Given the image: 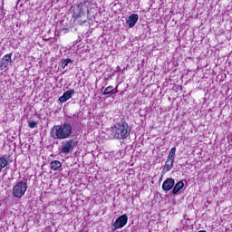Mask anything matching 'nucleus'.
Segmentation results:
<instances>
[{
  "instance_id": "9d476101",
  "label": "nucleus",
  "mask_w": 232,
  "mask_h": 232,
  "mask_svg": "<svg viewBox=\"0 0 232 232\" xmlns=\"http://www.w3.org/2000/svg\"><path fill=\"white\" fill-rule=\"evenodd\" d=\"M174 162H175V160L167 159V161L165 162V165L163 166V169H162L163 175L165 173H168V171H171V169H173Z\"/></svg>"
},
{
  "instance_id": "f8f14e48",
  "label": "nucleus",
  "mask_w": 232,
  "mask_h": 232,
  "mask_svg": "<svg viewBox=\"0 0 232 232\" xmlns=\"http://www.w3.org/2000/svg\"><path fill=\"white\" fill-rule=\"evenodd\" d=\"M8 164H10V162H8V160L6 159V157L5 156L0 157V173L1 171H3V169H5V168L8 166Z\"/></svg>"
},
{
  "instance_id": "412c9836",
  "label": "nucleus",
  "mask_w": 232,
  "mask_h": 232,
  "mask_svg": "<svg viewBox=\"0 0 232 232\" xmlns=\"http://www.w3.org/2000/svg\"><path fill=\"white\" fill-rule=\"evenodd\" d=\"M117 88H119V86H117V87H116V91H115V93H117V92H118V91H117Z\"/></svg>"
},
{
  "instance_id": "0eeeda50",
  "label": "nucleus",
  "mask_w": 232,
  "mask_h": 232,
  "mask_svg": "<svg viewBox=\"0 0 232 232\" xmlns=\"http://www.w3.org/2000/svg\"><path fill=\"white\" fill-rule=\"evenodd\" d=\"M174 186H175V179H173L172 178H168L162 184V189L163 191L168 193V191H171V189H173Z\"/></svg>"
},
{
  "instance_id": "f3484780",
  "label": "nucleus",
  "mask_w": 232,
  "mask_h": 232,
  "mask_svg": "<svg viewBox=\"0 0 232 232\" xmlns=\"http://www.w3.org/2000/svg\"><path fill=\"white\" fill-rule=\"evenodd\" d=\"M28 126L31 130H34V128H37V122L35 121H28Z\"/></svg>"
},
{
  "instance_id": "f03ea898",
  "label": "nucleus",
  "mask_w": 232,
  "mask_h": 232,
  "mask_svg": "<svg viewBox=\"0 0 232 232\" xmlns=\"http://www.w3.org/2000/svg\"><path fill=\"white\" fill-rule=\"evenodd\" d=\"M50 135L54 140H63L68 139L72 135V124L63 123L62 125H54L51 129Z\"/></svg>"
},
{
  "instance_id": "423d86ee",
  "label": "nucleus",
  "mask_w": 232,
  "mask_h": 232,
  "mask_svg": "<svg viewBox=\"0 0 232 232\" xmlns=\"http://www.w3.org/2000/svg\"><path fill=\"white\" fill-rule=\"evenodd\" d=\"M13 53H9L0 60V71L6 70V68H8V64L12 63Z\"/></svg>"
},
{
  "instance_id": "f257e3e1",
  "label": "nucleus",
  "mask_w": 232,
  "mask_h": 232,
  "mask_svg": "<svg viewBox=\"0 0 232 232\" xmlns=\"http://www.w3.org/2000/svg\"><path fill=\"white\" fill-rule=\"evenodd\" d=\"M131 133V128L126 122V120L121 119L120 121L113 124L111 127V135L118 140H124L130 137Z\"/></svg>"
},
{
  "instance_id": "7ed1b4c3",
  "label": "nucleus",
  "mask_w": 232,
  "mask_h": 232,
  "mask_svg": "<svg viewBox=\"0 0 232 232\" xmlns=\"http://www.w3.org/2000/svg\"><path fill=\"white\" fill-rule=\"evenodd\" d=\"M26 189H28V184L21 180L13 187L12 195L14 198H23L24 193H26Z\"/></svg>"
},
{
  "instance_id": "9b49d317",
  "label": "nucleus",
  "mask_w": 232,
  "mask_h": 232,
  "mask_svg": "<svg viewBox=\"0 0 232 232\" xmlns=\"http://www.w3.org/2000/svg\"><path fill=\"white\" fill-rule=\"evenodd\" d=\"M63 168V163L59 160H53L50 163V169H53V171H59Z\"/></svg>"
},
{
  "instance_id": "4468645a",
  "label": "nucleus",
  "mask_w": 232,
  "mask_h": 232,
  "mask_svg": "<svg viewBox=\"0 0 232 232\" xmlns=\"http://www.w3.org/2000/svg\"><path fill=\"white\" fill-rule=\"evenodd\" d=\"M175 153H177V148L173 147L169 150V153L167 159H169V160H175Z\"/></svg>"
},
{
  "instance_id": "ddd939ff",
  "label": "nucleus",
  "mask_w": 232,
  "mask_h": 232,
  "mask_svg": "<svg viewBox=\"0 0 232 232\" xmlns=\"http://www.w3.org/2000/svg\"><path fill=\"white\" fill-rule=\"evenodd\" d=\"M184 188V181H179L172 189V195H177Z\"/></svg>"
},
{
  "instance_id": "20e7f679",
  "label": "nucleus",
  "mask_w": 232,
  "mask_h": 232,
  "mask_svg": "<svg viewBox=\"0 0 232 232\" xmlns=\"http://www.w3.org/2000/svg\"><path fill=\"white\" fill-rule=\"evenodd\" d=\"M126 224H128V215L123 214L118 217L115 222L111 225V231L114 232L117 231V229H122Z\"/></svg>"
},
{
  "instance_id": "4be33fe9",
  "label": "nucleus",
  "mask_w": 232,
  "mask_h": 232,
  "mask_svg": "<svg viewBox=\"0 0 232 232\" xmlns=\"http://www.w3.org/2000/svg\"><path fill=\"white\" fill-rule=\"evenodd\" d=\"M18 3H21V0H18Z\"/></svg>"
},
{
  "instance_id": "dca6fc26",
  "label": "nucleus",
  "mask_w": 232,
  "mask_h": 232,
  "mask_svg": "<svg viewBox=\"0 0 232 232\" xmlns=\"http://www.w3.org/2000/svg\"><path fill=\"white\" fill-rule=\"evenodd\" d=\"M70 63H72V59H70V58L63 60L61 63L62 68H66V66H68V64H70Z\"/></svg>"
},
{
  "instance_id": "1a4fd4ad",
  "label": "nucleus",
  "mask_w": 232,
  "mask_h": 232,
  "mask_svg": "<svg viewBox=\"0 0 232 232\" xmlns=\"http://www.w3.org/2000/svg\"><path fill=\"white\" fill-rule=\"evenodd\" d=\"M137 21H139V14H131L129 16V18L126 21V23L129 25V28H133V26H135V24H137Z\"/></svg>"
},
{
  "instance_id": "6e6552de",
  "label": "nucleus",
  "mask_w": 232,
  "mask_h": 232,
  "mask_svg": "<svg viewBox=\"0 0 232 232\" xmlns=\"http://www.w3.org/2000/svg\"><path fill=\"white\" fill-rule=\"evenodd\" d=\"M75 95V91L68 90L63 92V94L58 99L59 102H66V101H70L72 97Z\"/></svg>"
},
{
  "instance_id": "a211bd4d",
  "label": "nucleus",
  "mask_w": 232,
  "mask_h": 232,
  "mask_svg": "<svg viewBox=\"0 0 232 232\" xmlns=\"http://www.w3.org/2000/svg\"><path fill=\"white\" fill-rule=\"evenodd\" d=\"M72 19H74V21H77V19H81V13H78V14L73 13Z\"/></svg>"
},
{
  "instance_id": "6ab92c4d",
  "label": "nucleus",
  "mask_w": 232,
  "mask_h": 232,
  "mask_svg": "<svg viewBox=\"0 0 232 232\" xmlns=\"http://www.w3.org/2000/svg\"><path fill=\"white\" fill-rule=\"evenodd\" d=\"M63 32H64V34H68V32H70V29L65 28V29H63Z\"/></svg>"
},
{
  "instance_id": "39448f33",
  "label": "nucleus",
  "mask_w": 232,
  "mask_h": 232,
  "mask_svg": "<svg viewBox=\"0 0 232 232\" xmlns=\"http://www.w3.org/2000/svg\"><path fill=\"white\" fill-rule=\"evenodd\" d=\"M77 142L74 140H69L65 143L62 144L60 153H63L64 155H68V153H72L73 151V148H75Z\"/></svg>"
},
{
  "instance_id": "aec40b11",
  "label": "nucleus",
  "mask_w": 232,
  "mask_h": 232,
  "mask_svg": "<svg viewBox=\"0 0 232 232\" xmlns=\"http://www.w3.org/2000/svg\"><path fill=\"white\" fill-rule=\"evenodd\" d=\"M162 177H164V173H162L161 178H160V180H162Z\"/></svg>"
},
{
  "instance_id": "2eb2a0df",
  "label": "nucleus",
  "mask_w": 232,
  "mask_h": 232,
  "mask_svg": "<svg viewBox=\"0 0 232 232\" xmlns=\"http://www.w3.org/2000/svg\"><path fill=\"white\" fill-rule=\"evenodd\" d=\"M113 92H115L113 86L110 85L104 90L103 95H110V93H113Z\"/></svg>"
}]
</instances>
